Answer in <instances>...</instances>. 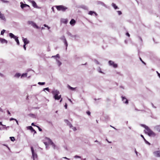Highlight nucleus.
Here are the masks:
<instances>
[{"instance_id": "33", "label": "nucleus", "mask_w": 160, "mask_h": 160, "mask_svg": "<svg viewBox=\"0 0 160 160\" xmlns=\"http://www.w3.org/2000/svg\"><path fill=\"white\" fill-rule=\"evenodd\" d=\"M38 84L40 85H44L45 84V82H39L38 83Z\"/></svg>"}, {"instance_id": "52", "label": "nucleus", "mask_w": 160, "mask_h": 160, "mask_svg": "<svg viewBox=\"0 0 160 160\" xmlns=\"http://www.w3.org/2000/svg\"><path fill=\"white\" fill-rule=\"evenodd\" d=\"M72 129H73V130L74 131H76L77 130L76 128L75 127H73L72 128Z\"/></svg>"}, {"instance_id": "63", "label": "nucleus", "mask_w": 160, "mask_h": 160, "mask_svg": "<svg viewBox=\"0 0 160 160\" xmlns=\"http://www.w3.org/2000/svg\"><path fill=\"white\" fill-rule=\"evenodd\" d=\"M139 39L141 41H142V38H141V37H139Z\"/></svg>"}, {"instance_id": "62", "label": "nucleus", "mask_w": 160, "mask_h": 160, "mask_svg": "<svg viewBox=\"0 0 160 160\" xmlns=\"http://www.w3.org/2000/svg\"><path fill=\"white\" fill-rule=\"evenodd\" d=\"M63 158H64L65 159H68V160H69L70 159L68 158H67V157H63Z\"/></svg>"}, {"instance_id": "11", "label": "nucleus", "mask_w": 160, "mask_h": 160, "mask_svg": "<svg viewBox=\"0 0 160 160\" xmlns=\"http://www.w3.org/2000/svg\"><path fill=\"white\" fill-rule=\"evenodd\" d=\"M27 128L31 130L32 132H34V134L36 133V131L31 126H28L27 127Z\"/></svg>"}, {"instance_id": "4", "label": "nucleus", "mask_w": 160, "mask_h": 160, "mask_svg": "<svg viewBox=\"0 0 160 160\" xmlns=\"http://www.w3.org/2000/svg\"><path fill=\"white\" fill-rule=\"evenodd\" d=\"M31 148L32 154V157L33 158V160H35V158H37V155L36 153L34 152V150L32 147H31Z\"/></svg>"}, {"instance_id": "2", "label": "nucleus", "mask_w": 160, "mask_h": 160, "mask_svg": "<svg viewBox=\"0 0 160 160\" xmlns=\"http://www.w3.org/2000/svg\"><path fill=\"white\" fill-rule=\"evenodd\" d=\"M146 131L144 130L146 133H147L149 136H155V133L150 128L148 127L145 129Z\"/></svg>"}, {"instance_id": "17", "label": "nucleus", "mask_w": 160, "mask_h": 160, "mask_svg": "<svg viewBox=\"0 0 160 160\" xmlns=\"http://www.w3.org/2000/svg\"><path fill=\"white\" fill-rule=\"evenodd\" d=\"M30 2H31L32 3V4L33 7L34 8H37V6L36 4V3L35 2L33 1H30Z\"/></svg>"}, {"instance_id": "47", "label": "nucleus", "mask_w": 160, "mask_h": 160, "mask_svg": "<svg viewBox=\"0 0 160 160\" xmlns=\"http://www.w3.org/2000/svg\"><path fill=\"white\" fill-rule=\"evenodd\" d=\"M51 145H52L54 149H55L56 146L55 144L53 143Z\"/></svg>"}, {"instance_id": "14", "label": "nucleus", "mask_w": 160, "mask_h": 160, "mask_svg": "<svg viewBox=\"0 0 160 160\" xmlns=\"http://www.w3.org/2000/svg\"><path fill=\"white\" fill-rule=\"evenodd\" d=\"M64 121L70 128L72 127V124L68 120L65 119L64 120Z\"/></svg>"}, {"instance_id": "42", "label": "nucleus", "mask_w": 160, "mask_h": 160, "mask_svg": "<svg viewBox=\"0 0 160 160\" xmlns=\"http://www.w3.org/2000/svg\"><path fill=\"white\" fill-rule=\"evenodd\" d=\"M86 113L88 115H90L91 112H90L89 111H87L86 112Z\"/></svg>"}, {"instance_id": "35", "label": "nucleus", "mask_w": 160, "mask_h": 160, "mask_svg": "<svg viewBox=\"0 0 160 160\" xmlns=\"http://www.w3.org/2000/svg\"><path fill=\"white\" fill-rule=\"evenodd\" d=\"M6 30H2L1 31V34L2 35H3L4 33L5 32Z\"/></svg>"}, {"instance_id": "57", "label": "nucleus", "mask_w": 160, "mask_h": 160, "mask_svg": "<svg viewBox=\"0 0 160 160\" xmlns=\"http://www.w3.org/2000/svg\"><path fill=\"white\" fill-rule=\"evenodd\" d=\"M68 35L71 36L72 37V34L70 32H68Z\"/></svg>"}, {"instance_id": "28", "label": "nucleus", "mask_w": 160, "mask_h": 160, "mask_svg": "<svg viewBox=\"0 0 160 160\" xmlns=\"http://www.w3.org/2000/svg\"><path fill=\"white\" fill-rule=\"evenodd\" d=\"M56 61L57 62V64L58 66H60L62 64V63L58 59H56Z\"/></svg>"}, {"instance_id": "30", "label": "nucleus", "mask_w": 160, "mask_h": 160, "mask_svg": "<svg viewBox=\"0 0 160 160\" xmlns=\"http://www.w3.org/2000/svg\"><path fill=\"white\" fill-rule=\"evenodd\" d=\"M47 139L48 141L49 144H52L53 142H52V140L49 138H47Z\"/></svg>"}, {"instance_id": "24", "label": "nucleus", "mask_w": 160, "mask_h": 160, "mask_svg": "<svg viewBox=\"0 0 160 160\" xmlns=\"http://www.w3.org/2000/svg\"><path fill=\"white\" fill-rule=\"evenodd\" d=\"M67 87L70 89L72 91H74L75 90L76 88H73L70 86L69 85H67Z\"/></svg>"}, {"instance_id": "44", "label": "nucleus", "mask_w": 160, "mask_h": 160, "mask_svg": "<svg viewBox=\"0 0 160 160\" xmlns=\"http://www.w3.org/2000/svg\"><path fill=\"white\" fill-rule=\"evenodd\" d=\"M72 37L75 38H79V36L78 35H75L72 36Z\"/></svg>"}, {"instance_id": "64", "label": "nucleus", "mask_w": 160, "mask_h": 160, "mask_svg": "<svg viewBox=\"0 0 160 160\" xmlns=\"http://www.w3.org/2000/svg\"><path fill=\"white\" fill-rule=\"evenodd\" d=\"M44 26L45 27H48V26L46 24H44Z\"/></svg>"}, {"instance_id": "21", "label": "nucleus", "mask_w": 160, "mask_h": 160, "mask_svg": "<svg viewBox=\"0 0 160 160\" xmlns=\"http://www.w3.org/2000/svg\"><path fill=\"white\" fill-rule=\"evenodd\" d=\"M141 136L143 139V140H144L145 142L146 143L148 144L149 145H150V143L148 141H147L146 139L144 138L143 136L142 135H141Z\"/></svg>"}, {"instance_id": "23", "label": "nucleus", "mask_w": 160, "mask_h": 160, "mask_svg": "<svg viewBox=\"0 0 160 160\" xmlns=\"http://www.w3.org/2000/svg\"><path fill=\"white\" fill-rule=\"evenodd\" d=\"M28 75V73H23L21 75V78H23L27 77Z\"/></svg>"}, {"instance_id": "41", "label": "nucleus", "mask_w": 160, "mask_h": 160, "mask_svg": "<svg viewBox=\"0 0 160 160\" xmlns=\"http://www.w3.org/2000/svg\"><path fill=\"white\" fill-rule=\"evenodd\" d=\"M45 90H46L48 91V92H49V88H44L43 90L44 91Z\"/></svg>"}, {"instance_id": "56", "label": "nucleus", "mask_w": 160, "mask_h": 160, "mask_svg": "<svg viewBox=\"0 0 160 160\" xmlns=\"http://www.w3.org/2000/svg\"><path fill=\"white\" fill-rule=\"evenodd\" d=\"M151 105H152V107L153 108H156V107L155 106H154V105L152 103H151Z\"/></svg>"}, {"instance_id": "10", "label": "nucleus", "mask_w": 160, "mask_h": 160, "mask_svg": "<svg viewBox=\"0 0 160 160\" xmlns=\"http://www.w3.org/2000/svg\"><path fill=\"white\" fill-rule=\"evenodd\" d=\"M20 4L21 8L23 10H24V7H29V6L28 5L24 4L22 2H21Z\"/></svg>"}, {"instance_id": "61", "label": "nucleus", "mask_w": 160, "mask_h": 160, "mask_svg": "<svg viewBox=\"0 0 160 160\" xmlns=\"http://www.w3.org/2000/svg\"><path fill=\"white\" fill-rule=\"evenodd\" d=\"M52 58H55L56 59H57L56 58V57L55 56H52Z\"/></svg>"}, {"instance_id": "22", "label": "nucleus", "mask_w": 160, "mask_h": 160, "mask_svg": "<svg viewBox=\"0 0 160 160\" xmlns=\"http://www.w3.org/2000/svg\"><path fill=\"white\" fill-rule=\"evenodd\" d=\"M32 26L34 28H36L37 29L39 28V27L34 22H33L32 25Z\"/></svg>"}, {"instance_id": "45", "label": "nucleus", "mask_w": 160, "mask_h": 160, "mask_svg": "<svg viewBox=\"0 0 160 160\" xmlns=\"http://www.w3.org/2000/svg\"><path fill=\"white\" fill-rule=\"evenodd\" d=\"M117 12H118V15H121L122 14V12L120 11H118Z\"/></svg>"}, {"instance_id": "9", "label": "nucleus", "mask_w": 160, "mask_h": 160, "mask_svg": "<svg viewBox=\"0 0 160 160\" xmlns=\"http://www.w3.org/2000/svg\"><path fill=\"white\" fill-rule=\"evenodd\" d=\"M153 153L155 157H160V150L155 151L153 152Z\"/></svg>"}, {"instance_id": "43", "label": "nucleus", "mask_w": 160, "mask_h": 160, "mask_svg": "<svg viewBox=\"0 0 160 160\" xmlns=\"http://www.w3.org/2000/svg\"><path fill=\"white\" fill-rule=\"evenodd\" d=\"M74 157L75 158H81V157L80 156H78L77 155L75 156Z\"/></svg>"}, {"instance_id": "5", "label": "nucleus", "mask_w": 160, "mask_h": 160, "mask_svg": "<svg viewBox=\"0 0 160 160\" xmlns=\"http://www.w3.org/2000/svg\"><path fill=\"white\" fill-rule=\"evenodd\" d=\"M109 65L115 68H116L118 67V65L115 63L114 62L111 60H110L108 62Z\"/></svg>"}, {"instance_id": "12", "label": "nucleus", "mask_w": 160, "mask_h": 160, "mask_svg": "<svg viewBox=\"0 0 160 160\" xmlns=\"http://www.w3.org/2000/svg\"><path fill=\"white\" fill-rule=\"evenodd\" d=\"M0 42L2 44L6 43L7 44L8 42L7 40L5 39L0 38Z\"/></svg>"}, {"instance_id": "13", "label": "nucleus", "mask_w": 160, "mask_h": 160, "mask_svg": "<svg viewBox=\"0 0 160 160\" xmlns=\"http://www.w3.org/2000/svg\"><path fill=\"white\" fill-rule=\"evenodd\" d=\"M22 40L24 42V44L26 45L27 44L29 43V41L28 40L27 38H24L23 37H22Z\"/></svg>"}, {"instance_id": "55", "label": "nucleus", "mask_w": 160, "mask_h": 160, "mask_svg": "<svg viewBox=\"0 0 160 160\" xmlns=\"http://www.w3.org/2000/svg\"><path fill=\"white\" fill-rule=\"evenodd\" d=\"M140 59L142 62L144 64H146V63L142 60V59L141 58H140Z\"/></svg>"}, {"instance_id": "38", "label": "nucleus", "mask_w": 160, "mask_h": 160, "mask_svg": "<svg viewBox=\"0 0 160 160\" xmlns=\"http://www.w3.org/2000/svg\"><path fill=\"white\" fill-rule=\"evenodd\" d=\"M98 71L100 73H103V72L101 71V69L100 68H99L98 69Z\"/></svg>"}, {"instance_id": "7", "label": "nucleus", "mask_w": 160, "mask_h": 160, "mask_svg": "<svg viewBox=\"0 0 160 160\" xmlns=\"http://www.w3.org/2000/svg\"><path fill=\"white\" fill-rule=\"evenodd\" d=\"M61 39L63 41V42L64 43V44L66 46V49L67 50L68 44L65 37L64 36L62 37L61 38Z\"/></svg>"}, {"instance_id": "1", "label": "nucleus", "mask_w": 160, "mask_h": 160, "mask_svg": "<svg viewBox=\"0 0 160 160\" xmlns=\"http://www.w3.org/2000/svg\"><path fill=\"white\" fill-rule=\"evenodd\" d=\"M52 93L53 95V97L55 100H59L61 97V95H58L60 93L57 90H53Z\"/></svg>"}, {"instance_id": "6", "label": "nucleus", "mask_w": 160, "mask_h": 160, "mask_svg": "<svg viewBox=\"0 0 160 160\" xmlns=\"http://www.w3.org/2000/svg\"><path fill=\"white\" fill-rule=\"evenodd\" d=\"M122 100L124 103L128 104V101L125 96H121Z\"/></svg>"}, {"instance_id": "37", "label": "nucleus", "mask_w": 160, "mask_h": 160, "mask_svg": "<svg viewBox=\"0 0 160 160\" xmlns=\"http://www.w3.org/2000/svg\"><path fill=\"white\" fill-rule=\"evenodd\" d=\"M36 127L38 128V130L39 131H42V129L39 126H35Z\"/></svg>"}, {"instance_id": "29", "label": "nucleus", "mask_w": 160, "mask_h": 160, "mask_svg": "<svg viewBox=\"0 0 160 160\" xmlns=\"http://www.w3.org/2000/svg\"><path fill=\"white\" fill-rule=\"evenodd\" d=\"M14 39L15 40V41H16V42H17V44L18 45H19V40L18 39V37H17L16 38H15Z\"/></svg>"}, {"instance_id": "3", "label": "nucleus", "mask_w": 160, "mask_h": 160, "mask_svg": "<svg viewBox=\"0 0 160 160\" xmlns=\"http://www.w3.org/2000/svg\"><path fill=\"white\" fill-rule=\"evenodd\" d=\"M56 7L58 10L62 11H65L68 8L67 7L63 5L57 6Z\"/></svg>"}, {"instance_id": "58", "label": "nucleus", "mask_w": 160, "mask_h": 160, "mask_svg": "<svg viewBox=\"0 0 160 160\" xmlns=\"http://www.w3.org/2000/svg\"><path fill=\"white\" fill-rule=\"evenodd\" d=\"M126 35L128 36V37H129L130 36V35L129 34L128 32H127L126 33Z\"/></svg>"}, {"instance_id": "34", "label": "nucleus", "mask_w": 160, "mask_h": 160, "mask_svg": "<svg viewBox=\"0 0 160 160\" xmlns=\"http://www.w3.org/2000/svg\"><path fill=\"white\" fill-rule=\"evenodd\" d=\"M30 9V6H29V7H24V11H27L29 9Z\"/></svg>"}, {"instance_id": "25", "label": "nucleus", "mask_w": 160, "mask_h": 160, "mask_svg": "<svg viewBox=\"0 0 160 160\" xmlns=\"http://www.w3.org/2000/svg\"><path fill=\"white\" fill-rule=\"evenodd\" d=\"M80 7L81 8L84 9V10H88V7L85 6V5H82L81 6H80Z\"/></svg>"}, {"instance_id": "39", "label": "nucleus", "mask_w": 160, "mask_h": 160, "mask_svg": "<svg viewBox=\"0 0 160 160\" xmlns=\"http://www.w3.org/2000/svg\"><path fill=\"white\" fill-rule=\"evenodd\" d=\"M141 126L144 128L145 129L147 128V127H148V126H146V125L144 124H141Z\"/></svg>"}, {"instance_id": "19", "label": "nucleus", "mask_w": 160, "mask_h": 160, "mask_svg": "<svg viewBox=\"0 0 160 160\" xmlns=\"http://www.w3.org/2000/svg\"><path fill=\"white\" fill-rule=\"evenodd\" d=\"M88 14L91 15H92L93 14H94L95 16H97L98 15L95 12L91 11H89Z\"/></svg>"}, {"instance_id": "31", "label": "nucleus", "mask_w": 160, "mask_h": 160, "mask_svg": "<svg viewBox=\"0 0 160 160\" xmlns=\"http://www.w3.org/2000/svg\"><path fill=\"white\" fill-rule=\"evenodd\" d=\"M112 6L115 9L118 8V7L116 6V4L114 3H112Z\"/></svg>"}, {"instance_id": "40", "label": "nucleus", "mask_w": 160, "mask_h": 160, "mask_svg": "<svg viewBox=\"0 0 160 160\" xmlns=\"http://www.w3.org/2000/svg\"><path fill=\"white\" fill-rule=\"evenodd\" d=\"M33 22L32 21H28V24H31V25Z\"/></svg>"}, {"instance_id": "27", "label": "nucleus", "mask_w": 160, "mask_h": 160, "mask_svg": "<svg viewBox=\"0 0 160 160\" xmlns=\"http://www.w3.org/2000/svg\"><path fill=\"white\" fill-rule=\"evenodd\" d=\"M61 22L64 24H66L68 22V20L66 19H63L61 20Z\"/></svg>"}, {"instance_id": "36", "label": "nucleus", "mask_w": 160, "mask_h": 160, "mask_svg": "<svg viewBox=\"0 0 160 160\" xmlns=\"http://www.w3.org/2000/svg\"><path fill=\"white\" fill-rule=\"evenodd\" d=\"M94 62L96 64H99V62L97 60L94 59Z\"/></svg>"}, {"instance_id": "49", "label": "nucleus", "mask_w": 160, "mask_h": 160, "mask_svg": "<svg viewBox=\"0 0 160 160\" xmlns=\"http://www.w3.org/2000/svg\"><path fill=\"white\" fill-rule=\"evenodd\" d=\"M15 119H16L12 118L10 119V121H11L13 120H15Z\"/></svg>"}, {"instance_id": "46", "label": "nucleus", "mask_w": 160, "mask_h": 160, "mask_svg": "<svg viewBox=\"0 0 160 160\" xmlns=\"http://www.w3.org/2000/svg\"><path fill=\"white\" fill-rule=\"evenodd\" d=\"M55 56L56 57V58H60L59 55L58 54L56 55H55Z\"/></svg>"}, {"instance_id": "18", "label": "nucleus", "mask_w": 160, "mask_h": 160, "mask_svg": "<svg viewBox=\"0 0 160 160\" xmlns=\"http://www.w3.org/2000/svg\"><path fill=\"white\" fill-rule=\"evenodd\" d=\"M97 4L98 5H101L105 7H106V5L103 2L101 1H98Z\"/></svg>"}, {"instance_id": "54", "label": "nucleus", "mask_w": 160, "mask_h": 160, "mask_svg": "<svg viewBox=\"0 0 160 160\" xmlns=\"http://www.w3.org/2000/svg\"><path fill=\"white\" fill-rule=\"evenodd\" d=\"M7 113H8V114L10 115H11V113H10V112L9 111V110H7Z\"/></svg>"}, {"instance_id": "8", "label": "nucleus", "mask_w": 160, "mask_h": 160, "mask_svg": "<svg viewBox=\"0 0 160 160\" xmlns=\"http://www.w3.org/2000/svg\"><path fill=\"white\" fill-rule=\"evenodd\" d=\"M0 19L4 22L6 21V18L4 14L1 13L0 12Z\"/></svg>"}, {"instance_id": "26", "label": "nucleus", "mask_w": 160, "mask_h": 160, "mask_svg": "<svg viewBox=\"0 0 160 160\" xmlns=\"http://www.w3.org/2000/svg\"><path fill=\"white\" fill-rule=\"evenodd\" d=\"M20 76H21V74L19 73H16L14 77L15 78H18Z\"/></svg>"}, {"instance_id": "59", "label": "nucleus", "mask_w": 160, "mask_h": 160, "mask_svg": "<svg viewBox=\"0 0 160 160\" xmlns=\"http://www.w3.org/2000/svg\"><path fill=\"white\" fill-rule=\"evenodd\" d=\"M31 125L32 126H36V125H35L34 124V123L33 122H32V123Z\"/></svg>"}, {"instance_id": "20", "label": "nucleus", "mask_w": 160, "mask_h": 160, "mask_svg": "<svg viewBox=\"0 0 160 160\" xmlns=\"http://www.w3.org/2000/svg\"><path fill=\"white\" fill-rule=\"evenodd\" d=\"M9 35L10 37H11V38H13L15 39L17 37L16 36H15L13 34L11 33H10L9 34Z\"/></svg>"}, {"instance_id": "50", "label": "nucleus", "mask_w": 160, "mask_h": 160, "mask_svg": "<svg viewBox=\"0 0 160 160\" xmlns=\"http://www.w3.org/2000/svg\"><path fill=\"white\" fill-rule=\"evenodd\" d=\"M2 1L3 2H4V3H7V2H8V1H6V0H2Z\"/></svg>"}, {"instance_id": "32", "label": "nucleus", "mask_w": 160, "mask_h": 160, "mask_svg": "<svg viewBox=\"0 0 160 160\" xmlns=\"http://www.w3.org/2000/svg\"><path fill=\"white\" fill-rule=\"evenodd\" d=\"M10 140L12 141V142H13L15 141V138L14 137H10Z\"/></svg>"}, {"instance_id": "16", "label": "nucleus", "mask_w": 160, "mask_h": 160, "mask_svg": "<svg viewBox=\"0 0 160 160\" xmlns=\"http://www.w3.org/2000/svg\"><path fill=\"white\" fill-rule=\"evenodd\" d=\"M154 128L158 132H160V125L155 126L154 127Z\"/></svg>"}, {"instance_id": "15", "label": "nucleus", "mask_w": 160, "mask_h": 160, "mask_svg": "<svg viewBox=\"0 0 160 160\" xmlns=\"http://www.w3.org/2000/svg\"><path fill=\"white\" fill-rule=\"evenodd\" d=\"M76 23V21L73 19H72L70 22V24L72 26H74Z\"/></svg>"}, {"instance_id": "51", "label": "nucleus", "mask_w": 160, "mask_h": 160, "mask_svg": "<svg viewBox=\"0 0 160 160\" xmlns=\"http://www.w3.org/2000/svg\"><path fill=\"white\" fill-rule=\"evenodd\" d=\"M26 45L25 44H24L23 45V48L24 49L26 50Z\"/></svg>"}, {"instance_id": "53", "label": "nucleus", "mask_w": 160, "mask_h": 160, "mask_svg": "<svg viewBox=\"0 0 160 160\" xmlns=\"http://www.w3.org/2000/svg\"><path fill=\"white\" fill-rule=\"evenodd\" d=\"M67 106H68L67 104L66 103L64 105V107L66 109H67Z\"/></svg>"}, {"instance_id": "48", "label": "nucleus", "mask_w": 160, "mask_h": 160, "mask_svg": "<svg viewBox=\"0 0 160 160\" xmlns=\"http://www.w3.org/2000/svg\"><path fill=\"white\" fill-rule=\"evenodd\" d=\"M3 145L4 146H6V147H7V148H8V149L9 150H10V148L8 147V146L7 145H6V144H3Z\"/></svg>"}, {"instance_id": "60", "label": "nucleus", "mask_w": 160, "mask_h": 160, "mask_svg": "<svg viewBox=\"0 0 160 160\" xmlns=\"http://www.w3.org/2000/svg\"><path fill=\"white\" fill-rule=\"evenodd\" d=\"M0 76L1 77H3V75L2 74L0 73Z\"/></svg>"}]
</instances>
